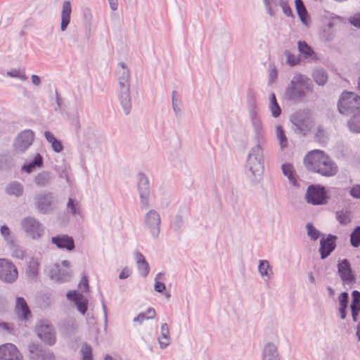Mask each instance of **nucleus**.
Instances as JSON below:
<instances>
[{
	"label": "nucleus",
	"instance_id": "obj_1",
	"mask_svg": "<svg viewBox=\"0 0 360 360\" xmlns=\"http://www.w3.org/2000/svg\"><path fill=\"white\" fill-rule=\"evenodd\" d=\"M304 164L309 171L323 176H333L338 172L335 162L321 150L309 152L304 158Z\"/></svg>",
	"mask_w": 360,
	"mask_h": 360
},
{
	"label": "nucleus",
	"instance_id": "obj_2",
	"mask_svg": "<svg viewBox=\"0 0 360 360\" xmlns=\"http://www.w3.org/2000/svg\"><path fill=\"white\" fill-rule=\"evenodd\" d=\"M104 142V137L98 131L86 129L83 133L79 148L81 162L85 163L88 154L92 155L94 150Z\"/></svg>",
	"mask_w": 360,
	"mask_h": 360
},
{
	"label": "nucleus",
	"instance_id": "obj_3",
	"mask_svg": "<svg viewBox=\"0 0 360 360\" xmlns=\"http://www.w3.org/2000/svg\"><path fill=\"white\" fill-rule=\"evenodd\" d=\"M246 168L254 176V181H259L264 172L263 150L259 143L252 147L248 155Z\"/></svg>",
	"mask_w": 360,
	"mask_h": 360
},
{
	"label": "nucleus",
	"instance_id": "obj_4",
	"mask_svg": "<svg viewBox=\"0 0 360 360\" xmlns=\"http://www.w3.org/2000/svg\"><path fill=\"white\" fill-rule=\"evenodd\" d=\"M338 108L341 114L356 115L360 111V96L354 91H342Z\"/></svg>",
	"mask_w": 360,
	"mask_h": 360
},
{
	"label": "nucleus",
	"instance_id": "obj_5",
	"mask_svg": "<svg viewBox=\"0 0 360 360\" xmlns=\"http://www.w3.org/2000/svg\"><path fill=\"white\" fill-rule=\"evenodd\" d=\"M295 130L305 135L311 130L314 125V120L309 111H298L294 113L290 118Z\"/></svg>",
	"mask_w": 360,
	"mask_h": 360
},
{
	"label": "nucleus",
	"instance_id": "obj_6",
	"mask_svg": "<svg viewBox=\"0 0 360 360\" xmlns=\"http://www.w3.org/2000/svg\"><path fill=\"white\" fill-rule=\"evenodd\" d=\"M20 224L26 235L34 240H38L44 235L43 225L32 217L23 218Z\"/></svg>",
	"mask_w": 360,
	"mask_h": 360
},
{
	"label": "nucleus",
	"instance_id": "obj_7",
	"mask_svg": "<svg viewBox=\"0 0 360 360\" xmlns=\"http://www.w3.org/2000/svg\"><path fill=\"white\" fill-rule=\"evenodd\" d=\"M327 196L324 187L319 185H310L305 193L306 201L314 205H322L327 203Z\"/></svg>",
	"mask_w": 360,
	"mask_h": 360
},
{
	"label": "nucleus",
	"instance_id": "obj_8",
	"mask_svg": "<svg viewBox=\"0 0 360 360\" xmlns=\"http://www.w3.org/2000/svg\"><path fill=\"white\" fill-rule=\"evenodd\" d=\"M143 224L153 238L158 237L160 232L161 218L155 210L150 209L145 214Z\"/></svg>",
	"mask_w": 360,
	"mask_h": 360
},
{
	"label": "nucleus",
	"instance_id": "obj_9",
	"mask_svg": "<svg viewBox=\"0 0 360 360\" xmlns=\"http://www.w3.org/2000/svg\"><path fill=\"white\" fill-rule=\"evenodd\" d=\"M36 333L40 340L49 345L55 344L56 333L51 324L47 321H40L36 326Z\"/></svg>",
	"mask_w": 360,
	"mask_h": 360
},
{
	"label": "nucleus",
	"instance_id": "obj_10",
	"mask_svg": "<svg viewBox=\"0 0 360 360\" xmlns=\"http://www.w3.org/2000/svg\"><path fill=\"white\" fill-rule=\"evenodd\" d=\"M15 266L9 260L0 259V280L6 283H13L18 278Z\"/></svg>",
	"mask_w": 360,
	"mask_h": 360
},
{
	"label": "nucleus",
	"instance_id": "obj_11",
	"mask_svg": "<svg viewBox=\"0 0 360 360\" xmlns=\"http://www.w3.org/2000/svg\"><path fill=\"white\" fill-rule=\"evenodd\" d=\"M34 134L30 129H25L18 134L14 143V148L18 153H24L33 143Z\"/></svg>",
	"mask_w": 360,
	"mask_h": 360
},
{
	"label": "nucleus",
	"instance_id": "obj_12",
	"mask_svg": "<svg viewBox=\"0 0 360 360\" xmlns=\"http://www.w3.org/2000/svg\"><path fill=\"white\" fill-rule=\"evenodd\" d=\"M139 176L138 190L140 197L141 208L142 210H146L149 207V181L143 173H139Z\"/></svg>",
	"mask_w": 360,
	"mask_h": 360
},
{
	"label": "nucleus",
	"instance_id": "obj_13",
	"mask_svg": "<svg viewBox=\"0 0 360 360\" xmlns=\"http://www.w3.org/2000/svg\"><path fill=\"white\" fill-rule=\"evenodd\" d=\"M28 351L30 360H55L53 353L44 349L40 345L30 344Z\"/></svg>",
	"mask_w": 360,
	"mask_h": 360
},
{
	"label": "nucleus",
	"instance_id": "obj_14",
	"mask_svg": "<svg viewBox=\"0 0 360 360\" xmlns=\"http://www.w3.org/2000/svg\"><path fill=\"white\" fill-rule=\"evenodd\" d=\"M297 49L300 53L301 61L307 63H316L319 61L316 53L304 41H297Z\"/></svg>",
	"mask_w": 360,
	"mask_h": 360
},
{
	"label": "nucleus",
	"instance_id": "obj_15",
	"mask_svg": "<svg viewBox=\"0 0 360 360\" xmlns=\"http://www.w3.org/2000/svg\"><path fill=\"white\" fill-rule=\"evenodd\" d=\"M0 360H23L22 354L13 344L0 346Z\"/></svg>",
	"mask_w": 360,
	"mask_h": 360
},
{
	"label": "nucleus",
	"instance_id": "obj_16",
	"mask_svg": "<svg viewBox=\"0 0 360 360\" xmlns=\"http://www.w3.org/2000/svg\"><path fill=\"white\" fill-rule=\"evenodd\" d=\"M338 272L345 283L349 284L355 281V277L352 274L350 264L347 259H345L338 262Z\"/></svg>",
	"mask_w": 360,
	"mask_h": 360
},
{
	"label": "nucleus",
	"instance_id": "obj_17",
	"mask_svg": "<svg viewBox=\"0 0 360 360\" xmlns=\"http://www.w3.org/2000/svg\"><path fill=\"white\" fill-rule=\"evenodd\" d=\"M336 239V236L328 235L326 238H322L320 240L319 252L321 259H326L335 250Z\"/></svg>",
	"mask_w": 360,
	"mask_h": 360
},
{
	"label": "nucleus",
	"instance_id": "obj_18",
	"mask_svg": "<svg viewBox=\"0 0 360 360\" xmlns=\"http://www.w3.org/2000/svg\"><path fill=\"white\" fill-rule=\"evenodd\" d=\"M66 297L69 300L75 303L77 310L82 314H85L87 310L88 300L82 294L78 293L75 290H72L67 292Z\"/></svg>",
	"mask_w": 360,
	"mask_h": 360
},
{
	"label": "nucleus",
	"instance_id": "obj_19",
	"mask_svg": "<svg viewBox=\"0 0 360 360\" xmlns=\"http://www.w3.org/2000/svg\"><path fill=\"white\" fill-rule=\"evenodd\" d=\"M52 193H46L37 195L35 197L37 208L42 213H47L52 210Z\"/></svg>",
	"mask_w": 360,
	"mask_h": 360
},
{
	"label": "nucleus",
	"instance_id": "obj_20",
	"mask_svg": "<svg viewBox=\"0 0 360 360\" xmlns=\"http://www.w3.org/2000/svg\"><path fill=\"white\" fill-rule=\"evenodd\" d=\"M51 243L59 249L72 251L75 249V241L72 237L66 234L58 235L51 238Z\"/></svg>",
	"mask_w": 360,
	"mask_h": 360
},
{
	"label": "nucleus",
	"instance_id": "obj_21",
	"mask_svg": "<svg viewBox=\"0 0 360 360\" xmlns=\"http://www.w3.org/2000/svg\"><path fill=\"white\" fill-rule=\"evenodd\" d=\"M15 311L18 317L22 321H27L31 316L29 307L23 297L16 298Z\"/></svg>",
	"mask_w": 360,
	"mask_h": 360
},
{
	"label": "nucleus",
	"instance_id": "obj_22",
	"mask_svg": "<svg viewBox=\"0 0 360 360\" xmlns=\"http://www.w3.org/2000/svg\"><path fill=\"white\" fill-rule=\"evenodd\" d=\"M118 67L120 68L119 69V86L121 89H125L126 90H129L130 84H129V70L127 68V66L125 63L120 62L118 63Z\"/></svg>",
	"mask_w": 360,
	"mask_h": 360
},
{
	"label": "nucleus",
	"instance_id": "obj_23",
	"mask_svg": "<svg viewBox=\"0 0 360 360\" xmlns=\"http://www.w3.org/2000/svg\"><path fill=\"white\" fill-rule=\"evenodd\" d=\"M310 79L302 74H296L291 80L290 90H309Z\"/></svg>",
	"mask_w": 360,
	"mask_h": 360
},
{
	"label": "nucleus",
	"instance_id": "obj_24",
	"mask_svg": "<svg viewBox=\"0 0 360 360\" xmlns=\"http://www.w3.org/2000/svg\"><path fill=\"white\" fill-rule=\"evenodd\" d=\"M72 8L69 1H64L61 11L60 30L65 32L70 24Z\"/></svg>",
	"mask_w": 360,
	"mask_h": 360
},
{
	"label": "nucleus",
	"instance_id": "obj_25",
	"mask_svg": "<svg viewBox=\"0 0 360 360\" xmlns=\"http://www.w3.org/2000/svg\"><path fill=\"white\" fill-rule=\"evenodd\" d=\"M118 100L125 115H128L131 109L132 94L131 91H120Z\"/></svg>",
	"mask_w": 360,
	"mask_h": 360
},
{
	"label": "nucleus",
	"instance_id": "obj_26",
	"mask_svg": "<svg viewBox=\"0 0 360 360\" xmlns=\"http://www.w3.org/2000/svg\"><path fill=\"white\" fill-rule=\"evenodd\" d=\"M51 278L60 282H66L70 280L71 274L66 269H61L58 264H55L51 270Z\"/></svg>",
	"mask_w": 360,
	"mask_h": 360
},
{
	"label": "nucleus",
	"instance_id": "obj_27",
	"mask_svg": "<svg viewBox=\"0 0 360 360\" xmlns=\"http://www.w3.org/2000/svg\"><path fill=\"white\" fill-rule=\"evenodd\" d=\"M134 257L136 261L137 268L143 277H146L149 273V265L144 256L139 251L134 252Z\"/></svg>",
	"mask_w": 360,
	"mask_h": 360
},
{
	"label": "nucleus",
	"instance_id": "obj_28",
	"mask_svg": "<svg viewBox=\"0 0 360 360\" xmlns=\"http://www.w3.org/2000/svg\"><path fill=\"white\" fill-rule=\"evenodd\" d=\"M263 360H280L277 347L272 343H268L263 349Z\"/></svg>",
	"mask_w": 360,
	"mask_h": 360
},
{
	"label": "nucleus",
	"instance_id": "obj_29",
	"mask_svg": "<svg viewBox=\"0 0 360 360\" xmlns=\"http://www.w3.org/2000/svg\"><path fill=\"white\" fill-rule=\"evenodd\" d=\"M250 117L252 127H254L255 136L259 140L262 137L263 129L260 119L258 117L257 113L255 111H251L250 113Z\"/></svg>",
	"mask_w": 360,
	"mask_h": 360
},
{
	"label": "nucleus",
	"instance_id": "obj_30",
	"mask_svg": "<svg viewBox=\"0 0 360 360\" xmlns=\"http://www.w3.org/2000/svg\"><path fill=\"white\" fill-rule=\"evenodd\" d=\"M6 192L10 195L19 197L23 193V186L18 181H13L6 186Z\"/></svg>",
	"mask_w": 360,
	"mask_h": 360
},
{
	"label": "nucleus",
	"instance_id": "obj_31",
	"mask_svg": "<svg viewBox=\"0 0 360 360\" xmlns=\"http://www.w3.org/2000/svg\"><path fill=\"white\" fill-rule=\"evenodd\" d=\"M258 271L264 280H269L273 275V271L267 260H259Z\"/></svg>",
	"mask_w": 360,
	"mask_h": 360
},
{
	"label": "nucleus",
	"instance_id": "obj_32",
	"mask_svg": "<svg viewBox=\"0 0 360 360\" xmlns=\"http://www.w3.org/2000/svg\"><path fill=\"white\" fill-rule=\"evenodd\" d=\"M312 77L316 84L320 86L324 85L328 80V73L322 68H318L314 70Z\"/></svg>",
	"mask_w": 360,
	"mask_h": 360
},
{
	"label": "nucleus",
	"instance_id": "obj_33",
	"mask_svg": "<svg viewBox=\"0 0 360 360\" xmlns=\"http://www.w3.org/2000/svg\"><path fill=\"white\" fill-rule=\"evenodd\" d=\"M51 174L47 171H42L34 177L35 184L40 187L46 186L51 183Z\"/></svg>",
	"mask_w": 360,
	"mask_h": 360
},
{
	"label": "nucleus",
	"instance_id": "obj_34",
	"mask_svg": "<svg viewBox=\"0 0 360 360\" xmlns=\"http://www.w3.org/2000/svg\"><path fill=\"white\" fill-rule=\"evenodd\" d=\"M315 139L320 143H327L329 140V133L323 125H319L315 132Z\"/></svg>",
	"mask_w": 360,
	"mask_h": 360
},
{
	"label": "nucleus",
	"instance_id": "obj_35",
	"mask_svg": "<svg viewBox=\"0 0 360 360\" xmlns=\"http://www.w3.org/2000/svg\"><path fill=\"white\" fill-rule=\"evenodd\" d=\"M169 331L167 323L161 326V335L158 338V342L161 349L166 348L169 344Z\"/></svg>",
	"mask_w": 360,
	"mask_h": 360
},
{
	"label": "nucleus",
	"instance_id": "obj_36",
	"mask_svg": "<svg viewBox=\"0 0 360 360\" xmlns=\"http://www.w3.org/2000/svg\"><path fill=\"white\" fill-rule=\"evenodd\" d=\"M283 174L286 176L293 186H297L295 172L292 165L289 163L283 164L281 166Z\"/></svg>",
	"mask_w": 360,
	"mask_h": 360
},
{
	"label": "nucleus",
	"instance_id": "obj_37",
	"mask_svg": "<svg viewBox=\"0 0 360 360\" xmlns=\"http://www.w3.org/2000/svg\"><path fill=\"white\" fill-rule=\"evenodd\" d=\"M43 165V158L40 154H37L34 160L22 167V169L27 173L32 172L36 167H41Z\"/></svg>",
	"mask_w": 360,
	"mask_h": 360
},
{
	"label": "nucleus",
	"instance_id": "obj_38",
	"mask_svg": "<svg viewBox=\"0 0 360 360\" xmlns=\"http://www.w3.org/2000/svg\"><path fill=\"white\" fill-rule=\"evenodd\" d=\"M269 108L271 110V115L274 117H278L281 115V110L276 101V96L274 93L270 94Z\"/></svg>",
	"mask_w": 360,
	"mask_h": 360
},
{
	"label": "nucleus",
	"instance_id": "obj_39",
	"mask_svg": "<svg viewBox=\"0 0 360 360\" xmlns=\"http://www.w3.org/2000/svg\"><path fill=\"white\" fill-rule=\"evenodd\" d=\"M295 8L301 21L306 24L307 11L302 0H295Z\"/></svg>",
	"mask_w": 360,
	"mask_h": 360
},
{
	"label": "nucleus",
	"instance_id": "obj_40",
	"mask_svg": "<svg viewBox=\"0 0 360 360\" xmlns=\"http://www.w3.org/2000/svg\"><path fill=\"white\" fill-rule=\"evenodd\" d=\"M172 107L175 113L177 115L181 110V96L179 91H173L172 96Z\"/></svg>",
	"mask_w": 360,
	"mask_h": 360
},
{
	"label": "nucleus",
	"instance_id": "obj_41",
	"mask_svg": "<svg viewBox=\"0 0 360 360\" xmlns=\"http://www.w3.org/2000/svg\"><path fill=\"white\" fill-rule=\"evenodd\" d=\"M336 218L340 224L347 225L351 221L350 213L347 210H341L336 212Z\"/></svg>",
	"mask_w": 360,
	"mask_h": 360
},
{
	"label": "nucleus",
	"instance_id": "obj_42",
	"mask_svg": "<svg viewBox=\"0 0 360 360\" xmlns=\"http://www.w3.org/2000/svg\"><path fill=\"white\" fill-rule=\"evenodd\" d=\"M67 210L73 215H80V207L79 202L76 200L69 198L67 203Z\"/></svg>",
	"mask_w": 360,
	"mask_h": 360
},
{
	"label": "nucleus",
	"instance_id": "obj_43",
	"mask_svg": "<svg viewBox=\"0 0 360 360\" xmlns=\"http://www.w3.org/2000/svg\"><path fill=\"white\" fill-rule=\"evenodd\" d=\"M6 75L8 77L18 78L22 81H25L27 79L25 74V71L21 69H11V70L7 71Z\"/></svg>",
	"mask_w": 360,
	"mask_h": 360
},
{
	"label": "nucleus",
	"instance_id": "obj_44",
	"mask_svg": "<svg viewBox=\"0 0 360 360\" xmlns=\"http://www.w3.org/2000/svg\"><path fill=\"white\" fill-rule=\"evenodd\" d=\"M276 137L279 141L281 148L283 149L288 146V140L284 134L281 126H277L276 128Z\"/></svg>",
	"mask_w": 360,
	"mask_h": 360
},
{
	"label": "nucleus",
	"instance_id": "obj_45",
	"mask_svg": "<svg viewBox=\"0 0 360 360\" xmlns=\"http://www.w3.org/2000/svg\"><path fill=\"white\" fill-rule=\"evenodd\" d=\"M284 54L286 57V63L290 66H295L301 62L299 56L292 54L290 51L285 50Z\"/></svg>",
	"mask_w": 360,
	"mask_h": 360
},
{
	"label": "nucleus",
	"instance_id": "obj_46",
	"mask_svg": "<svg viewBox=\"0 0 360 360\" xmlns=\"http://www.w3.org/2000/svg\"><path fill=\"white\" fill-rule=\"evenodd\" d=\"M351 245L354 248L360 245V226H356L350 235Z\"/></svg>",
	"mask_w": 360,
	"mask_h": 360
},
{
	"label": "nucleus",
	"instance_id": "obj_47",
	"mask_svg": "<svg viewBox=\"0 0 360 360\" xmlns=\"http://www.w3.org/2000/svg\"><path fill=\"white\" fill-rule=\"evenodd\" d=\"M305 96V91H286V98L294 102L300 101Z\"/></svg>",
	"mask_w": 360,
	"mask_h": 360
},
{
	"label": "nucleus",
	"instance_id": "obj_48",
	"mask_svg": "<svg viewBox=\"0 0 360 360\" xmlns=\"http://www.w3.org/2000/svg\"><path fill=\"white\" fill-rule=\"evenodd\" d=\"M348 126L350 131L355 133H360V117L354 115L353 118L348 122Z\"/></svg>",
	"mask_w": 360,
	"mask_h": 360
},
{
	"label": "nucleus",
	"instance_id": "obj_49",
	"mask_svg": "<svg viewBox=\"0 0 360 360\" xmlns=\"http://www.w3.org/2000/svg\"><path fill=\"white\" fill-rule=\"evenodd\" d=\"M264 4L265 6V8L267 11V13L273 16L276 13V0H263Z\"/></svg>",
	"mask_w": 360,
	"mask_h": 360
},
{
	"label": "nucleus",
	"instance_id": "obj_50",
	"mask_svg": "<svg viewBox=\"0 0 360 360\" xmlns=\"http://www.w3.org/2000/svg\"><path fill=\"white\" fill-rule=\"evenodd\" d=\"M39 264L37 260L32 259L28 264L27 273L29 276L34 277L38 274Z\"/></svg>",
	"mask_w": 360,
	"mask_h": 360
},
{
	"label": "nucleus",
	"instance_id": "obj_51",
	"mask_svg": "<svg viewBox=\"0 0 360 360\" xmlns=\"http://www.w3.org/2000/svg\"><path fill=\"white\" fill-rule=\"evenodd\" d=\"M81 352L83 360H93L91 347L86 343L82 345Z\"/></svg>",
	"mask_w": 360,
	"mask_h": 360
},
{
	"label": "nucleus",
	"instance_id": "obj_52",
	"mask_svg": "<svg viewBox=\"0 0 360 360\" xmlns=\"http://www.w3.org/2000/svg\"><path fill=\"white\" fill-rule=\"evenodd\" d=\"M307 230V236L312 240H316L319 236L320 232L310 223H308L306 226Z\"/></svg>",
	"mask_w": 360,
	"mask_h": 360
},
{
	"label": "nucleus",
	"instance_id": "obj_53",
	"mask_svg": "<svg viewBox=\"0 0 360 360\" xmlns=\"http://www.w3.org/2000/svg\"><path fill=\"white\" fill-rule=\"evenodd\" d=\"M278 5L282 8L283 12L286 16L292 17L293 15L288 0H279Z\"/></svg>",
	"mask_w": 360,
	"mask_h": 360
},
{
	"label": "nucleus",
	"instance_id": "obj_54",
	"mask_svg": "<svg viewBox=\"0 0 360 360\" xmlns=\"http://www.w3.org/2000/svg\"><path fill=\"white\" fill-rule=\"evenodd\" d=\"M348 300H349L348 293L346 292H342L338 297L340 307H347Z\"/></svg>",
	"mask_w": 360,
	"mask_h": 360
},
{
	"label": "nucleus",
	"instance_id": "obj_55",
	"mask_svg": "<svg viewBox=\"0 0 360 360\" xmlns=\"http://www.w3.org/2000/svg\"><path fill=\"white\" fill-rule=\"evenodd\" d=\"M349 22L354 27L360 28V12L354 13L349 18Z\"/></svg>",
	"mask_w": 360,
	"mask_h": 360
},
{
	"label": "nucleus",
	"instance_id": "obj_56",
	"mask_svg": "<svg viewBox=\"0 0 360 360\" xmlns=\"http://www.w3.org/2000/svg\"><path fill=\"white\" fill-rule=\"evenodd\" d=\"M351 196L356 199H360V184L354 185L350 189Z\"/></svg>",
	"mask_w": 360,
	"mask_h": 360
},
{
	"label": "nucleus",
	"instance_id": "obj_57",
	"mask_svg": "<svg viewBox=\"0 0 360 360\" xmlns=\"http://www.w3.org/2000/svg\"><path fill=\"white\" fill-rule=\"evenodd\" d=\"M51 147L56 153H60L63 150V146L62 143L58 139H56L51 143Z\"/></svg>",
	"mask_w": 360,
	"mask_h": 360
},
{
	"label": "nucleus",
	"instance_id": "obj_58",
	"mask_svg": "<svg viewBox=\"0 0 360 360\" xmlns=\"http://www.w3.org/2000/svg\"><path fill=\"white\" fill-rule=\"evenodd\" d=\"M80 288H83L84 292L88 291L89 290V284H88V279L86 276H83L82 279L79 285Z\"/></svg>",
	"mask_w": 360,
	"mask_h": 360
},
{
	"label": "nucleus",
	"instance_id": "obj_59",
	"mask_svg": "<svg viewBox=\"0 0 360 360\" xmlns=\"http://www.w3.org/2000/svg\"><path fill=\"white\" fill-rule=\"evenodd\" d=\"M154 289L158 292H162L165 290V285L160 281H155Z\"/></svg>",
	"mask_w": 360,
	"mask_h": 360
},
{
	"label": "nucleus",
	"instance_id": "obj_60",
	"mask_svg": "<svg viewBox=\"0 0 360 360\" xmlns=\"http://www.w3.org/2000/svg\"><path fill=\"white\" fill-rule=\"evenodd\" d=\"M352 302H356L360 304V292L358 290H354L352 292Z\"/></svg>",
	"mask_w": 360,
	"mask_h": 360
},
{
	"label": "nucleus",
	"instance_id": "obj_61",
	"mask_svg": "<svg viewBox=\"0 0 360 360\" xmlns=\"http://www.w3.org/2000/svg\"><path fill=\"white\" fill-rule=\"evenodd\" d=\"M44 136H45V138L47 140V141L49 143H50L51 144L56 139V138L55 137L53 134H52L50 131H46L44 132Z\"/></svg>",
	"mask_w": 360,
	"mask_h": 360
},
{
	"label": "nucleus",
	"instance_id": "obj_62",
	"mask_svg": "<svg viewBox=\"0 0 360 360\" xmlns=\"http://www.w3.org/2000/svg\"><path fill=\"white\" fill-rule=\"evenodd\" d=\"M31 81H32V84L37 87L39 86V85L41 84V78L36 75H32Z\"/></svg>",
	"mask_w": 360,
	"mask_h": 360
},
{
	"label": "nucleus",
	"instance_id": "obj_63",
	"mask_svg": "<svg viewBox=\"0 0 360 360\" xmlns=\"http://www.w3.org/2000/svg\"><path fill=\"white\" fill-rule=\"evenodd\" d=\"M145 313L139 314L136 317H135L133 320L134 322H139V323H142L143 320H148Z\"/></svg>",
	"mask_w": 360,
	"mask_h": 360
},
{
	"label": "nucleus",
	"instance_id": "obj_64",
	"mask_svg": "<svg viewBox=\"0 0 360 360\" xmlns=\"http://www.w3.org/2000/svg\"><path fill=\"white\" fill-rule=\"evenodd\" d=\"M183 224V219L181 216H176L174 219V226L176 229L181 228Z\"/></svg>",
	"mask_w": 360,
	"mask_h": 360
}]
</instances>
